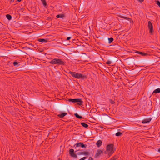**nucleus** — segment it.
Returning a JSON list of instances; mask_svg holds the SVG:
<instances>
[{
  "mask_svg": "<svg viewBox=\"0 0 160 160\" xmlns=\"http://www.w3.org/2000/svg\"><path fill=\"white\" fill-rule=\"evenodd\" d=\"M49 62L51 64H57L58 65H64L65 64V62L61 59L59 58H54L52 60Z\"/></svg>",
  "mask_w": 160,
  "mask_h": 160,
  "instance_id": "f257e3e1",
  "label": "nucleus"
},
{
  "mask_svg": "<svg viewBox=\"0 0 160 160\" xmlns=\"http://www.w3.org/2000/svg\"><path fill=\"white\" fill-rule=\"evenodd\" d=\"M68 73L70 74L72 77L78 79L81 78V79H84L85 78H87L86 75L84 74L76 73L75 72H72L70 71Z\"/></svg>",
  "mask_w": 160,
  "mask_h": 160,
  "instance_id": "f03ea898",
  "label": "nucleus"
},
{
  "mask_svg": "<svg viewBox=\"0 0 160 160\" xmlns=\"http://www.w3.org/2000/svg\"><path fill=\"white\" fill-rule=\"evenodd\" d=\"M113 148V144L108 145L106 147V149L104 153L106 154L108 153L109 157L114 152Z\"/></svg>",
  "mask_w": 160,
  "mask_h": 160,
  "instance_id": "7ed1b4c3",
  "label": "nucleus"
},
{
  "mask_svg": "<svg viewBox=\"0 0 160 160\" xmlns=\"http://www.w3.org/2000/svg\"><path fill=\"white\" fill-rule=\"evenodd\" d=\"M148 27L149 30V33L151 35L153 34L154 32L153 27L152 24L150 21L148 22Z\"/></svg>",
  "mask_w": 160,
  "mask_h": 160,
  "instance_id": "20e7f679",
  "label": "nucleus"
},
{
  "mask_svg": "<svg viewBox=\"0 0 160 160\" xmlns=\"http://www.w3.org/2000/svg\"><path fill=\"white\" fill-rule=\"evenodd\" d=\"M103 152L102 150L100 149H98L95 154L94 157L96 158H98L99 157L101 154H102Z\"/></svg>",
  "mask_w": 160,
  "mask_h": 160,
  "instance_id": "39448f33",
  "label": "nucleus"
},
{
  "mask_svg": "<svg viewBox=\"0 0 160 160\" xmlns=\"http://www.w3.org/2000/svg\"><path fill=\"white\" fill-rule=\"evenodd\" d=\"M69 153L71 157L77 158V156L76 154L74 153V150L73 149H71L69 150Z\"/></svg>",
  "mask_w": 160,
  "mask_h": 160,
  "instance_id": "423d86ee",
  "label": "nucleus"
},
{
  "mask_svg": "<svg viewBox=\"0 0 160 160\" xmlns=\"http://www.w3.org/2000/svg\"><path fill=\"white\" fill-rule=\"evenodd\" d=\"M90 154L89 152L88 151L79 152L77 153V154L78 155H84L85 156H88Z\"/></svg>",
  "mask_w": 160,
  "mask_h": 160,
  "instance_id": "0eeeda50",
  "label": "nucleus"
},
{
  "mask_svg": "<svg viewBox=\"0 0 160 160\" xmlns=\"http://www.w3.org/2000/svg\"><path fill=\"white\" fill-rule=\"evenodd\" d=\"M151 119H152V118H147L143 119L142 121V123H148V122H149L151 121Z\"/></svg>",
  "mask_w": 160,
  "mask_h": 160,
  "instance_id": "6e6552de",
  "label": "nucleus"
},
{
  "mask_svg": "<svg viewBox=\"0 0 160 160\" xmlns=\"http://www.w3.org/2000/svg\"><path fill=\"white\" fill-rule=\"evenodd\" d=\"M135 53H137L139 54H140L141 55H142V56H143L147 55H148L147 53H145L144 52H142L138 51H136L135 52Z\"/></svg>",
  "mask_w": 160,
  "mask_h": 160,
  "instance_id": "1a4fd4ad",
  "label": "nucleus"
},
{
  "mask_svg": "<svg viewBox=\"0 0 160 160\" xmlns=\"http://www.w3.org/2000/svg\"><path fill=\"white\" fill-rule=\"evenodd\" d=\"M76 100L77 101L76 102H77V104L79 105H81L82 104L83 102L81 99H77Z\"/></svg>",
  "mask_w": 160,
  "mask_h": 160,
  "instance_id": "9d476101",
  "label": "nucleus"
},
{
  "mask_svg": "<svg viewBox=\"0 0 160 160\" xmlns=\"http://www.w3.org/2000/svg\"><path fill=\"white\" fill-rule=\"evenodd\" d=\"M102 141L100 140H98L96 143L97 146L98 147H100L102 145Z\"/></svg>",
  "mask_w": 160,
  "mask_h": 160,
  "instance_id": "9b49d317",
  "label": "nucleus"
},
{
  "mask_svg": "<svg viewBox=\"0 0 160 160\" xmlns=\"http://www.w3.org/2000/svg\"><path fill=\"white\" fill-rule=\"evenodd\" d=\"M67 114V113L66 112L60 114L58 115V116L61 118H62L65 115Z\"/></svg>",
  "mask_w": 160,
  "mask_h": 160,
  "instance_id": "f8f14e48",
  "label": "nucleus"
},
{
  "mask_svg": "<svg viewBox=\"0 0 160 160\" xmlns=\"http://www.w3.org/2000/svg\"><path fill=\"white\" fill-rule=\"evenodd\" d=\"M120 17L121 18H123V19H126L127 20H128V21H130V22H131V21L132 22V20L130 18H127V17H124V16H120Z\"/></svg>",
  "mask_w": 160,
  "mask_h": 160,
  "instance_id": "ddd939ff",
  "label": "nucleus"
},
{
  "mask_svg": "<svg viewBox=\"0 0 160 160\" xmlns=\"http://www.w3.org/2000/svg\"><path fill=\"white\" fill-rule=\"evenodd\" d=\"M38 41L40 42H43L45 43L48 42V40L44 39H39Z\"/></svg>",
  "mask_w": 160,
  "mask_h": 160,
  "instance_id": "4468645a",
  "label": "nucleus"
},
{
  "mask_svg": "<svg viewBox=\"0 0 160 160\" xmlns=\"http://www.w3.org/2000/svg\"><path fill=\"white\" fill-rule=\"evenodd\" d=\"M160 92V88H158L157 89H156L155 90H154L153 92V93H159Z\"/></svg>",
  "mask_w": 160,
  "mask_h": 160,
  "instance_id": "2eb2a0df",
  "label": "nucleus"
},
{
  "mask_svg": "<svg viewBox=\"0 0 160 160\" xmlns=\"http://www.w3.org/2000/svg\"><path fill=\"white\" fill-rule=\"evenodd\" d=\"M77 99H68V101L69 102H76L77 101Z\"/></svg>",
  "mask_w": 160,
  "mask_h": 160,
  "instance_id": "dca6fc26",
  "label": "nucleus"
},
{
  "mask_svg": "<svg viewBox=\"0 0 160 160\" xmlns=\"http://www.w3.org/2000/svg\"><path fill=\"white\" fill-rule=\"evenodd\" d=\"M81 142L77 143L74 145V147H75V148H76L77 147H81Z\"/></svg>",
  "mask_w": 160,
  "mask_h": 160,
  "instance_id": "f3484780",
  "label": "nucleus"
},
{
  "mask_svg": "<svg viewBox=\"0 0 160 160\" xmlns=\"http://www.w3.org/2000/svg\"><path fill=\"white\" fill-rule=\"evenodd\" d=\"M74 115L78 118L81 119L82 118V116H79L77 113H74Z\"/></svg>",
  "mask_w": 160,
  "mask_h": 160,
  "instance_id": "a211bd4d",
  "label": "nucleus"
},
{
  "mask_svg": "<svg viewBox=\"0 0 160 160\" xmlns=\"http://www.w3.org/2000/svg\"><path fill=\"white\" fill-rule=\"evenodd\" d=\"M64 17V15L63 14H58L56 16L57 18H63Z\"/></svg>",
  "mask_w": 160,
  "mask_h": 160,
  "instance_id": "6ab92c4d",
  "label": "nucleus"
},
{
  "mask_svg": "<svg viewBox=\"0 0 160 160\" xmlns=\"http://www.w3.org/2000/svg\"><path fill=\"white\" fill-rule=\"evenodd\" d=\"M13 65L16 67H17L19 66V65L18 64V62H17V61H15L13 62Z\"/></svg>",
  "mask_w": 160,
  "mask_h": 160,
  "instance_id": "aec40b11",
  "label": "nucleus"
},
{
  "mask_svg": "<svg viewBox=\"0 0 160 160\" xmlns=\"http://www.w3.org/2000/svg\"><path fill=\"white\" fill-rule=\"evenodd\" d=\"M81 125L83 127H84L85 128H87L88 126V125L87 124L85 123H81Z\"/></svg>",
  "mask_w": 160,
  "mask_h": 160,
  "instance_id": "412c9836",
  "label": "nucleus"
},
{
  "mask_svg": "<svg viewBox=\"0 0 160 160\" xmlns=\"http://www.w3.org/2000/svg\"><path fill=\"white\" fill-rule=\"evenodd\" d=\"M6 17L7 18L8 20H10L12 19V16L11 15L8 14L6 15Z\"/></svg>",
  "mask_w": 160,
  "mask_h": 160,
  "instance_id": "4be33fe9",
  "label": "nucleus"
},
{
  "mask_svg": "<svg viewBox=\"0 0 160 160\" xmlns=\"http://www.w3.org/2000/svg\"><path fill=\"white\" fill-rule=\"evenodd\" d=\"M108 42L109 43H111L113 40V38H108Z\"/></svg>",
  "mask_w": 160,
  "mask_h": 160,
  "instance_id": "5701e85b",
  "label": "nucleus"
},
{
  "mask_svg": "<svg viewBox=\"0 0 160 160\" xmlns=\"http://www.w3.org/2000/svg\"><path fill=\"white\" fill-rule=\"evenodd\" d=\"M41 0L43 3V6L44 7H45L47 5V4L45 0Z\"/></svg>",
  "mask_w": 160,
  "mask_h": 160,
  "instance_id": "b1692460",
  "label": "nucleus"
},
{
  "mask_svg": "<svg viewBox=\"0 0 160 160\" xmlns=\"http://www.w3.org/2000/svg\"><path fill=\"white\" fill-rule=\"evenodd\" d=\"M122 133L121 132H118L115 134V135L117 136H119L122 135Z\"/></svg>",
  "mask_w": 160,
  "mask_h": 160,
  "instance_id": "393cba45",
  "label": "nucleus"
},
{
  "mask_svg": "<svg viewBox=\"0 0 160 160\" xmlns=\"http://www.w3.org/2000/svg\"><path fill=\"white\" fill-rule=\"evenodd\" d=\"M81 147L82 148H86L87 146V145L84 144H83V143H82L81 142Z\"/></svg>",
  "mask_w": 160,
  "mask_h": 160,
  "instance_id": "a878e982",
  "label": "nucleus"
},
{
  "mask_svg": "<svg viewBox=\"0 0 160 160\" xmlns=\"http://www.w3.org/2000/svg\"><path fill=\"white\" fill-rule=\"evenodd\" d=\"M117 159V157L115 156L112 157L110 160H116Z\"/></svg>",
  "mask_w": 160,
  "mask_h": 160,
  "instance_id": "bb28decb",
  "label": "nucleus"
},
{
  "mask_svg": "<svg viewBox=\"0 0 160 160\" xmlns=\"http://www.w3.org/2000/svg\"><path fill=\"white\" fill-rule=\"evenodd\" d=\"M112 63V62L110 61H107L106 62V64H108V65H110Z\"/></svg>",
  "mask_w": 160,
  "mask_h": 160,
  "instance_id": "cd10ccee",
  "label": "nucleus"
},
{
  "mask_svg": "<svg viewBox=\"0 0 160 160\" xmlns=\"http://www.w3.org/2000/svg\"><path fill=\"white\" fill-rule=\"evenodd\" d=\"M156 3L158 5V6L160 7V2L159 1H157L156 2Z\"/></svg>",
  "mask_w": 160,
  "mask_h": 160,
  "instance_id": "c85d7f7f",
  "label": "nucleus"
},
{
  "mask_svg": "<svg viewBox=\"0 0 160 160\" xmlns=\"http://www.w3.org/2000/svg\"><path fill=\"white\" fill-rule=\"evenodd\" d=\"M86 157H83L82 158H81L79 160H84L85 159H86Z\"/></svg>",
  "mask_w": 160,
  "mask_h": 160,
  "instance_id": "c756f323",
  "label": "nucleus"
},
{
  "mask_svg": "<svg viewBox=\"0 0 160 160\" xmlns=\"http://www.w3.org/2000/svg\"><path fill=\"white\" fill-rule=\"evenodd\" d=\"M88 160H93V159L92 157H89Z\"/></svg>",
  "mask_w": 160,
  "mask_h": 160,
  "instance_id": "7c9ffc66",
  "label": "nucleus"
},
{
  "mask_svg": "<svg viewBox=\"0 0 160 160\" xmlns=\"http://www.w3.org/2000/svg\"><path fill=\"white\" fill-rule=\"evenodd\" d=\"M110 101H111L110 102L111 104H113L115 103V102L114 101H112V100H111Z\"/></svg>",
  "mask_w": 160,
  "mask_h": 160,
  "instance_id": "2f4dec72",
  "label": "nucleus"
},
{
  "mask_svg": "<svg viewBox=\"0 0 160 160\" xmlns=\"http://www.w3.org/2000/svg\"><path fill=\"white\" fill-rule=\"evenodd\" d=\"M71 37H67L66 39V40H69L71 39Z\"/></svg>",
  "mask_w": 160,
  "mask_h": 160,
  "instance_id": "473e14b6",
  "label": "nucleus"
},
{
  "mask_svg": "<svg viewBox=\"0 0 160 160\" xmlns=\"http://www.w3.org/2000/svg\"><path fill=\"white\" fill-rule=\"evenodd\" d=\"M138 1L140 3H142L144 1V0H138Z\"/></svg>",
  "mask_w": 160,
  "mask_h": 160,
  "instance_id": "72a5a7b5",
  "label": "nucleus"
},
{
  "mask_svg": "<svg viewBox=\"0 0 160 160\" xmlns=\"http://www.w3.org/2000/svg\"><path fill=\"white\" fill-rule=\"evenodd\" d=\"M158 151L159 152H160V148H159L158 149Z\"/></svg>",
  "mask_w": 160,
  "mask_h": 160,
  "instance_id": "f704fd0d",
  "label": "nucleus"
},
{
  "mask_svg": "<svg viewBox=\"0 0 160 160\" xmlns=\"http://www.w3.org/2000/svg\"><path fill=\"white\" fill-rule=\"evenodd\" d=\"M14 0H11V2H13L14 1Z\"/></svg>",
  "mask_w": 160,
  "mask_h": 160,
  "instance_id": "c9c22d12",
  "label": "nucleus"
},
{
  "mask_svg": "<svg viewBox=\"0 0 160 160\" xmlns=\"http://www.w3.org/2000/svg\"><path fill=\"white\" fill-rule=\"evenodd\" d=\"M22 0H17L18 2H20Z\"/></svg>",
  "mask_w": 160,
  "mask_h": 160,
  "instance_id": "e433bc0d",
  "label": "nucleus"
},
{
  "mask_svg": "<svg viewBox=\"0 0 160 160\" xmlns=\"http://www.w3.org/2000/svg\"><path fill=\"white\" fill-rule=\"evenodd\" d=\"M78 150H77L76 151H75V152H76L77 151H78Z\"/></svg>",
  "mask_w": 160,
  "mask_h": 160,
  "instance_id": "4c0bfd02",
  "label": "nucleus"
},
{
  "mask_svg": "<svg viewBox=\"0 0 160 160\" xmlns=\"http://www.w3.org/2000/svg\"><path fill=\"white\" fill-rule=\"evenodd\" d=\"M159 58H160V57Z\"/></svg>",
  "mask_w": 160,
  "mask_h": 160,
  "instance_id": "58836bf2",
  "label": "nucleus"
}]
</instances>
